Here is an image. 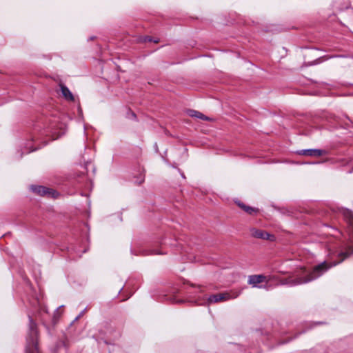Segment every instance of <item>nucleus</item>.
<instances>
[{
    "label": "nucleus",
    "mask_w": 353,
    "mask_h": 353,
    "mask_svg": "<svg viewBox=\"0 0 353 353\" xmlns=\"http://www.w3.org/2000/svg\"><path fill=\"white\" fill-rule=\"evenodd\" d=\"M32 190L34 192L41 195V196H47L48 197L57 198L58 196V192L55 190L44 187V186H32Z\"/></svg>",
    "instance_id": "obj_4"
},
{
    "label": "nucleus",
    "mask_w": 353,
    "mask_h": 353,
    "mask_svg": "<svg viewBox=\"0 0 353 353\" xmlns=\"http://www.w3.org/2000/svg\"><path fill=\"white\" fill-rule=\"evenodd\" d=\"M132 117H136V114L134 112L132 113Z\"/></svg>",
    "instance_id": "obj_19"
},
{
    "label": "nucleus",
    "mask_w": 353,
    "mask_h": 353,
    "mask_svg": "<svg viewBox=\"0 0 353 353\" xmlns=\"http://www.w3.org/2000/svg\"><path fill=\"white\" fill-rule=\"evenodd\" d=\"M78 112H79V116L81 117L83 114V112H82V109L79 105L78 106Z\"/></svg>",
    "instance_id": "obj_15"
},
{
    "label": "nucleus",
    "mask_w": 353,
    "mask_h": 353,
    "mask_svg": "<svg viewBox=\"0 0 353 353\" xmlns=\"http://www.w3.org/2000/svg\"><path fill=\"white\" fill-rule=\"evenodd\" d=\"M236 203L242 210L249 214H252L258 212V209L248 206L241 201H236Z\"/></svg>",
    "instance_id": "obj_11"
},
{
    "label": "nucleus",
    "mask_w": 353,
    "mask_h": 353,
    "mask_svg": "<svg viewBox=\"0 0 353 353\" xmlns=\"http://www.w3.org/2000/svg\"><path fill=\"white\" fill-rule=\"evenodd\" d=\"M83 312L84 311H82L76 318H75V321H77L79 318H81V316H82V315L83 314Z\"/></svg>",
    "instance_id": "obj_16"
},
{
    "label": "nucleus",
    "mask_w": 353,
    "mask_h": 353,
    "mask_svg": "<svg viewBox=\"0 0 353 353\" xmlns=\"http://www.w3.org/2000/svg\"><path fill=\"white\" fill-rule=\"evenodd\" d=\"M338 162L341 165H350V166H352V168L349 170L347 172L352 173L353 172V160L347 159H339L338 160Z\"/></svg>",
    "instance_id": "obj_12"
},
{
    "label": "nucleus",
    "mask_w": 353,
    "mask_h": 353,
    "mask_svg": "<svg viewBox=\"0 0 353 353\" xmlns=\"http://www.w3.org/2000/svg\"><path fill=\"white\" fill-rule=\"evenodd\" d=\"M37 150V148H32V146L29 145V146L28 147V148H27V149H26V150H25V151H24V152H23L20 154L19 158H21V157H22V156H23V154L24 153H25V154H28V153H30V152H33V151H34V150Z\"/></svg>",
    "instance_id": "obj_13"
},
{
    "label": "nucleus",
    "mask_w": 353,
    "mask_h": 353,
    "mask_svg": "<svg viewBox=\"0 0 353 353\" xmlns=\"http://www.w3.org/2000/svg\"><path fill=\"white\" fill-rule=\"evenodd\" d=\"M270 281V278L263 274H255L251 275L248 277V283L251 285L253 288H262V285L259 284L262 283H268Z\"/></svg>",
    "instance_id": "obj_5"
},
{
    "label": "nucleus",
    "mask_w": 353,
    "mask_h": 353,
    "mask_svg": "<svg viewBox=\"0 0 353 353\" xmlns=\"http://www.w3.org/2000/svg\"><path fill=\"white\" fill-rule=\"evenodd\" d=\"M59 86L61 94L65 98V99L69 101H74V97L70 90L68 88V87L62 83H61Z\"/></svg>",
    "instance_id": "obj_9"
},
{
    "label": "nucleus",
    "mask_w": 353,
    "mask_h": 353,
    "mask_svg": "<svg viewBox=\"0 0 353 353\" xmlns=\"http://www.w3.org/2000/svg\"><path fill=\"white\" fill-rule=\"evenodd\" d=\"M252 236L261 239H267L272 241L274 236L268 232L259 229L252 228L250 230Z\"/></svg>",
    "instance_id": "obj_6"
},
{
    "label": "nucleus",
    "mask_w": 353,
    "mask_h": 353,
    "mask_svg": "<svg viewBox=\"0 0 353 353\" xmlns=\"http://www.w3.org/2000/svg\"><path fill=\"white\" fill-rule=\"evenodd\" d=\"M94 39V37H91L89 39L90 40H93Z\"/></svg>",
    "instance_id": "obj_18"
},
{
    "label": "nucleus",
    "mask_w": 353,
    "mask_h": 353,
    "mask_svg": "<svg viewBox=\"0 0 353 353\" xmlns=\"http://www.w3.org/2000/svg\"><path fill=\"white\" fill-rule=\"evenodd\" d=\"M241 291H230L212 294L208 298L206 302L208 304L224 302L238 297Z\"/></svg>",
    "instance_id": "obj_3"
},
{
    "label": "nucleus",
    "mask_w": 353,
    "mask_h": 353,
    "mask_svg": "<svg viewBox=\"0 0 353 353\" xmlns=\"http://www.w3.org/2000/svg\"><path fill=\"white\" fill-rule=\"evenodd\" d=\"M161 254L162 253L157 252V250H150V251H148V252L145 253L144 254L147 255V254Z\"/></svg>",
    "instance_id": "obj_14"
},
{
    "label": "nucleus",
    "mask_w": 353,
    "mask_h": 353,
    "mask_svg": "<svg viewBox=\"0 0 353 353\" xmlns=\"http://www.w3.org/2000/svg\"><path fill=\"white\" fill-rule=\"evenodd\" d=\"M30 321V334L27 338L26 352L27 353H39L38 346V337L37 331V325L33 321L32 317L29 316Z\"/></svg>",
    "instance_id": "obj_2"
},
{
    "label": "nucleus",
    "mask_w": 353,
    "mask_h": 353,
    "mask_svg": "<svg viewBox=\"0 0 353 353\" xmlns=\"http://www.w3.org/2000/svg\"><path fill=\"white\" fill-rule=\"evenodd\" d=\"M145 41H152V39L150 37H147Z\"/></svg>",
    "instance_id": "obj_17"
},
{
    "label": "nucleus",
    "mask_w": 353,
    "mask_h": 353,
    "mask_svg": "<svg viewBox=\"0 0 353 353\" xmlns=\"http://www.w3.org/2000/svg\"><path fill=\"white\" fill-rule=\"evenodd\" d=\"M188 114L191 117H196V118L200 119L203 121L211 120V119L209 118L208 117H207V116L204 115L203 113H201L199 111L194 110H188Z\"/></svg>",
    "instance_id": "obj_10"
},
{
    "label": "nucleus",
    "mask_w": 353,
    "mask_h": 353,
    "mask_svg": "<svg viewBox=\"0 0 353 353\" xmlns=\"http://www.w3.org/2000/svg\"><path fill=\"white\" fill-rule=\"evenodd\" d=\"M353 253V248L347 243L341 245L334 253L339 261L334 262L323 261V263L316 265L314 268L309 271L306 269H301L294 277H289L281 281L282 285H289L291 286L303 284L316 279L330 268L341 263L345 259L350 256Z\"/></svg>",
    "instance_id": "obj_1"
},
{
    "label": "nucleus",
    "mask_w": 353,
    "mask_h": 353,
    "mask_svg": "<svg viewBox=\"0 0 353 353\" xmlns=\"http://www.w3.org/2000/svg\"><path fill=\"white\" fill-rule=\"evenodd\" d=\"M344 219L347 224L351 239L353 241V214L352 212L349 210H345L343 212Z\"/></svg>",
    "instance_id": "obj_8"
},
{
    "label": "nucleus",
    "mask_w": 353,
    "mask_h": 353,
    "mask_svg": "<svg viewBox=\"0 0 353 353\" xmlns=\"http://www.w3.org/2000/svg\"><path fill=\"white\" fill-rule=\"evenodd\" d=\"M297 154L303 156L321 157L325 154L326 152L320 149H305L297 151Z\"/></svg>",
    "instance_id": "obj_7"
}]
</instances>
